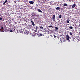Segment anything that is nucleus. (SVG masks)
Returning a JSON list of instances; mask_svg holds the SVG:
<instances>
[{
	"label": "nucleus",
	"mask_w": 80,
	"mask_h": 80,
	"mask_svg": "<svg viewBox=\"0 0 80 80\" xmlns=\"http://www.w3.org/2000/svg\"><path fill=\"white\" fill-rule=\"evenodd\" d=\"M69 29H73V27H72V26H70V27H69Z\"/></svg>",
	"instance_id": "obj_13"
},
{
	"label": "nucleus",
	"mask_w": 80,
	"mask_h": 80,
	"mask_svg": "<svg viewBox=\"0 0 80 80\" xmlns=\"http://www.w3.org/2000/svg\"><path fill=\"white\" fill-rule=\"evenodd\" d=\"M54 37L55 38H56V36H55V35H54Z\"/></svg>",
	"instance_id": "obj_27"
},
{
	"label": "nucleus",
	"mask_w": 80,
	"mask_h": 80,
	"mask_svg": "<svg viewBox=\"0 0 80 80\" xmlns=\"http://www.w3.org/2000/svg\"><path fill=\"white\" fill-rule=\"evenodd\" d=\"M38 26H37L36 27V30H38Z\"/></svg>",
	"instance_id": "obj_16"
},
{
	"label": "nucleus",
	"mask_w": 80,
	"mask_h": 80,
	"mask_svg": "<svg viewBox=\"0 0 80 80\" xmlns=\"http://www.w3.org/2000/svg\"><path fill=\"white\" fill-rule=\"evenodd\" d=\"M15 28H13L12 31H15Z\"/></svg>",
	"instance_id": "obj_20"
},
{
	"label": "nucleus",
	"mask_w": 80,
	"mask_h": 80,
	"mask_svg": "<svg viewBox=\"0 0 80 80\" xmlns=\"http://www.w3.org/2000/svg\"><path fill=\"white\" fill-rule=\"evenodd\" d=\"M67 23H69V19H68L67 20Z\"/></svg>",
	"instance_id": "obj_19"
},
{
	"label": "nucleus",
	"mask_w": 80,
	"mask_h": 80,
	"mask_svg": "<svg viewBox=\"0 0 80 80\" xmlns=\"http://www.w3.org/2000/svg\"><path fill=\"white\" fill-rule=\"evenodd\" d=\"M1 32H4V31H3V30L1 31Z\"/></svg>",
	"instance_id": "obj_29"
},
{
	"label": "nucleus",
	"mask_w": 80,
	"mask_h": 80,
	"mask_svg": "<svg viewBox=\"0 0 80 80\" xmlns=\"http://www.w3.org/2000/svg\"><path fill=\"white\" fill-rule=\"evenodd\" d=\"M24 21L25 22H27V20H26V19H24Z\"/></svg>",
	"instance_id": "obj_25"
},
{
	"label": "nucleus",
	"mask_w": 80,
	"mask_h": 80,
	"mask_svg": "<svg viewBox=\"0 0 80 80\" xmlns=\"http://www.w3.org/2000/svg\"><path fill=\"white\" fill-rule=\"evenodd\" d=\"M1 29H2V30H3V27H1Z\"/></svg>",
	"instance_id": "obj_26"
},
{
	"label": "nucleus",
	"mask_w": 80,
	"mask_h": 80,
	"mask_svg": "<svg viewBox=\"0 0 80 80\" xmlns=\"http://www.w3.org/2000/svg\"><path fill=\"white\" fill-rule=\"evenodd\" d=\"M10 32H12V30H11L10 31Z\"/></svg>",
	"instance_id": "obj_30"
},
{
	"label": "nucleus",
	"mask_w": 80,
	"mask_h": 80,
	"mask_svg": "<svg viewBox=\"0 0 80 80\" xmlns=\"http://www.w3.org/2000/svg\"><path fill=\"white\" fill-rule=\"evenodd\" d=\"M9 29H8L5 30V32H9Z\"/></svg>",
	"instance_id": "obj_14"
},
{
	"label": "nucleus",
	"mask_w": 80,
	"mask_h": 80,
	"mask_svg": "<svg viewBox=\"0 0 80 80\" xmlns=\"http://www.w3.org/2000/svg\"><path fill=\"white\" fill-rule=\"evenodd\" d=\"M55 31H58V27H55Z\"/></svg>",
	"instance_id": "obj_8"
},
{
	"label": "nucleus",
	"mask_w": 80,
	"mask_h": 80,
	"mask_svg": "<svg viewBox=\"0 0 80 80\" xmlns=\"http://www.w3.org/2000/svg\"><path fill=\"white\" fill-rule=\"evenodd\" d=\"M38 12H40V13H42V11L39 9H38Z\"/></svg>",
	"instance_id": "obj_9"
},
{
	"label": "nucleus",
	"mask_w": 80,
	"mask_h": 80,
	"mask_svg": "<svg viewBox=\"0 0 80 80\" xmlns=\"http://www.w3.org/2000/svg\"><path fill=\"white\" fill-rule=\"evenodd\" d=\"M2 20V18H0V20Z\"/></svg>",
	"instance_id": "obj_28"
},
{
	"label": "nucleus",
	"mask_w": 80,
	"mask_h": 80,
	"mask_svg": "<svg viewBox=\"0 0 80 80\" xmlns=\"http://www.w3.org/2000/svg\"><path fill=\"white\" fill-rule=\"evenodd\" d=\"M79 26H80V23L79 24Z\"/></svg>",
	"instance_id": "obj_31"
},
{
	"label": "nucleus",
	"mask_w": 80,
	"mask_h": 80,
	"mask_svg": "<svg viewBox=\"0 0 80 80\" xmlns=\"http://www.w3.org/2000/svg\"><path fill=\"white\" fill-rule=\"evenodd\" d=\"M23 30V31H24V32H25V28H23V29H22Z\"/></svg>",
	"instance_id": "obj_24"
},
{
	"label": "nucleus",
	"mask_w": 80,
	"mask_h": 80,
	"mask_svg": "<svg viewBox=\"0 0 80 80\" xmlns=\"http://www.w3.org/2000/svg\"><path fill=\"white\" fill-rule=\"evenodd\" d=\"M66 38L67 40H70V37H69V36L68 34H67L66 36Z\"/></svg>",
	"instance_id": "obj_1"
},
{
	"label": "nucleus",
	"mask_w": 80,
	"mask_h": 80,
	"mask_svg": "<svg viewBox=\"0 0 80 80\" xmlns=\"http://www.w3.org/2000/svg\"><path fill=\"white\" fill-rule=\"evenodd\" d=\"M56 9L57 10H60V7H57L56 8Z\"/></svg>",
	"instance_id": "obj_5"
},
{
	"label": "nucleus",
	"mask_w": 80,
	"mask_h": 80,
	"mask_svg": "<svg viewBox=\"0 0 80 80\" xmlns=\"http://www.w3.org/2000/svg\"><path fill=\"white\" fill-rule=\"evenodd\" d=\"M35 15H36L35 16H36V17H38L39 16L38 14H35Z\"/></svg>",
	"instance_id": "obj_17"
},
{
	"label": "nucleus",
	"mask_w": 80,
	"mask_h": 80,
	"mask_svg": "<svg viewBox=\"0 0 80 80\" xmlns=\"http://www.w3.org/2000/svg\"><path fill=\"white\" fill-rule=\"evenodd\" d=\"M31 15L32 16H33L34 17H35V16L36 15H35V13H32Z\"/></svg>",
	"instance_id": "obj_6"
},
{
	"label": "nucleus",
	"mask_w": 80,
	"mask_h": 80,
	"mask_svg": "<svg viewBox=\"0 0 80 80\" xmlns=\"http://www.w3.org/2000/svg\"><path fill=\"white\" fill-rule=\"evenodd\" d=\"M42 35H43V34L42 33L40 34V36H42Z\"/></svg>",
	"instance_id": "obj_23"
},
{
	"label": "nucleus",
	"mask_w": 80,
	"mask_h": 80,
	"mask_svg": "<svg viewBox=\"0 0 80 80\" xmlns=\"http://www.w3.org/2000/svg\"><path fill=\"white\" fill-rule=\"evenodd\" d=\"M7 2V0H6L3 3V5H5L6 3Z\"/></svg>",
	"instance_id": "obj_10"
},
{
	"label": "nucleus",
	"mask_w": 80,
	"mask_h": 80,
	"mask_svg": "<svg viewBox=\"0 0 80 80\" xmlns=\"http://www.w3.org/2000/svg\"><path fill=\"white\" fill-rule=\"evenodd\" d=\"M75 6H76V4H73L72 6V8H75Z\"/></svg>",
	"instance_id": "obj_11"
},
{
	"label": "nucleus",
	"mask_w": 80,
	"mask_h": 80,
	"mask_svg": "<svg viewBox=\"0 0 80 80\" xmlns=\"http://www.w3.org/2000/svg\"><path fill=\"white\" fill-rule=\"evenodd\" d=\"M70 40H69V42H70Z\"/></svg>",
	"instance_id": "obj_32"
},
{
	"label": "nucleus",
	"mask_w": 80,
	"mask_h": 80,
	"mask_svg": "<svg viewBox=\"0 0 80 80\" xmlns=\"http://www.w3.org/2000/svg\"><path fill=\"white\" fill-rule=\"evenodd\" d=\"M24 25L25 27H26V28H28V24H27L26 23H24Z\"/></svg>",
	"instance_id": "obj_4"
},
{
	"label": "nucleus",
	"mask_w": 80,
	"mask_h": 80,
	"mask_svg": "<svg viewBox=\"0 0 80 80\" xmlns=\"http://www.w3.org/2000/svg\"><path fill=\"white\" fill-rule=\"evenodd\" d=\"M29 3H30V4H33L34 3V2L33 1H29Z\"/></svg>",
	"instance_id": "obj_7"
},
{
	"label": "nucleus",
	"mask_w": 80,
	"mask_h": 80,
	"mask_svg": "<svg viewBox=\"0 0 80 80\" xmlns=\"http://www.w3.org/2000/svg\"><path fill=\"white\" fill-rule=\"evenodd\" d=\"M53 26H48V27H49V28H52V27Z\"/></svg>",
	"instance_id": "obj_15"
},
{
	"label": "nucleus",
	"mask_w": 80,
	"mask_h": 80,
	"mask_svg": "<svg viewBox=\"0 0 80 80\" xmlns=\"http://www.w3.org/2000/svg\"><path fill=\"white\" fill-rule=\"evenodd\" d=\"M69 33H70V35H71V36H72V35H73L72 34V32H69Z\"/></svg>",
	"instance_id": "obj_21"
},
{
	"label": "nucleus",
	"mask_w": 80,
	"mask_h": 80,
	"mask_svg": "<svg viewBox=\"0 0 80 80\" xmlns=\"http://www.w3.org/2000/svg\"><path fill=\"white\" fill-rule=\"evenodd\" d=\"M67 5H68V4L65 3L63 5V6H64L65 7H66V6H67Z\"/></svg>",
	"instance_id": "obj_12"
},
{
	"label": "nucleus",
	"mask_w": 80,
	"mask_h": 80,
	"mask_svg": "<svg viewBox=\"0 0 80 80\" xmlns=\"http://www.w3.org/2000/svg\"><path fill=\"white\" fill-rule=\"evenodd\" d=\"M30 22H31V23H32V25H33V26H35V23L33 21L31 20L30 21Z\"/></svg>",
	"instance_id": "obj_3"
},
{
	"label": "nucleus",
	"mask_w": 80,
	"mask_h": 80,
	"mask_svg": "<svg viewBox=\"0 0 80 80\" xmlns=\"http://www.w3.org/2000/svg\"><path fill=\"white\" fill-rule=\"evenodd\" d=\"M59 18H62V15H59Z\"/></svg>",
	"instance_id": "obj_18"
},
{
	"label": "nucleus",
	"mask_w": 80,
	"mask_h": 80,
	"mask_svg": "<svg viewBox=\"0 0 80 80\" xmlns=\"http://www.w3.org/2000/svg\"><path fill=\"white\" fill-rule=\"evenodd\" d=\"M40 28L41 29H43V27L41 26L40 27Z\"/></svg>",
	"instance_id": "obj_22"
},
{
	"label": "nucleus",
	"mask_w": 80,
	"mask_h": 80,
	"mask_svg": "<svg viewBox=\"0 0 80 80\" xmlns=\"http://www.w3.org/2000/svg\"><path fill=\"white\" fill-rule=\"evenodd\" d=\"M52 18L53 21H55V14H54L53 15Z\"/></svg>",
	"instance_id": "obj_2"
}]
</instances>
